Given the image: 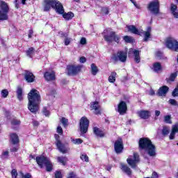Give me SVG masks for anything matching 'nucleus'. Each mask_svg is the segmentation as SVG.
<instances>
[{
  "label": "nucleus",
  "mask_w": 178,
  "mask_h": 178,
  "mask_svg": "<svg viewBox=\"0 0 178 178\" xmlns=\"http://www.w3.org/2000/svg\"><path fill=\"white\" fill-rule=\"evenodd\" d=\"M28 108L32 113H37L40 109V102H41L40 92L35 89H32L28 94Z\"/></svg>",
  "instance_id": "nucleus-1"
},
{
  "label": "nucleus",
  "mask_w": 178,
  "mask_h": 178,
  "mask_svg": "<svg viewBox=\"0 0 178 178\" xmlns=\"http://www.w3.org/2000/svg\"><path fill=\"white\" fill-rule=\"evenodd\" d=\"M139 149H144L149 156H156L155 145L147 138H142L139 140Z\"/></svg>",
  "instance_id": "nucleus-2"
},
{
  "label": "nucleus",
  "mask_w": 178,
  "mask_h": 178,
  "mask_svg": "<svg viewBox=\"0 0 178 178\" xmlns=\"http://www.w3.org/2000/svg\"><path fill=\"white\" fill-rule=\"evenodd\" d=\"M44 11L48 12L51 8L54 9L58 15L65 13V8L60 2L56 0H44Z\"/></svg>",
  "instance_id": "nucleus-3"
},
{
  "label": "nucleus",
  "mask_w": 178,
  "mask_h": 178,
  "mask_svg": "<svg viewBox=\"0 0 178 178\" xmlns=\"http://www.w3.org/2000/svg\"><path fill=\"white\" fill-rule=\"evenodd\" d=\"M127 29H128L129 31H130L133 34H137L138 35H142V34H143V35L144 37L143 41H145V42H147V41H148L149 38H151L152 29L150 26L147 28L146 31H144L143 30L138 31V29H137V28H136V26H134L133 25L128 26Z\"/></svg>",
  "instance_id": "nucleus-4"
},
{
  "label": "nucleus",
  "mask_w": 178,
  "mask_h": 178,
  "mask_svg": "<svg viewBox=\"0 0 178 178\" xmlns=\"http://www.w3.org/2000/svg\"><path fill=\"white\" fill-rule=\"evenodd\" d=\"M35 159L40 168H42L44 166H46L47 172H52V163L51 162V160L48 159V157L40 156H37Z\"/></svg>",
  "instance_id": "nucleus-5"
},
{
  "label": "nucleus",
  "mask_w": 178,
  "mask_h": 178,
  "mask_svg": "<svg viewBox=\"0 0 178 178\" xmlns=\"http://www.w3.org/2000/svg\"><path fill=\"white\" fill-rule=\"evenodd\" d=\"M9 13V6L4 1H0V21L8 20Z\"/></svg>",
  "instance_id": "nucleus-6"
},
{
  "label": "nucleus",
  "mask_w": 178,
  "mask_h": 178,
  "mask_svg": "<svg viewBox=\"0 0 178 178\" xmlns=\"http://www.w3.org/2000/svg\"><path fill=\"white\" fill-rule=\"evenodd\" d=\"M54 137L56 138V145L60 152H62V154H67V152L70 151V148H69V147L65 145L62 143V142H60L59 135L55 134Z\"/></svg>",
  "instance_id": "nucleus-7"
},
{
  "label": "nucleus",
  "mask_w": 178,
  "mask_h": 178,
  "mask_svg": "<svg viewBox=\"0 0 178 178\" xmlns=\"http://www.w3.org/2000/svg\"><path fill=\"white\" fill-rule=\"evenodd\" d=\"M160 3L159 0H153L150 1L147 6V9L153 13V15H158L159 13Z\"/></svg>",
  "instance_id": "nucleus-8"
},
{
  "label": "nucleus",
  "mask_w": 178,
  "mask_h": 178,
  "mask_svg": "<svg viewBox=\"0 0 178 178\" xmlns=\"http://www.w3.org/2000/svg\"><path fill=\"white\" fill-rule=\"evenodd\" d=\"M128 165L131 166L132 169L137 168V164L140 162V156L137 153H134L133 156H129L127 159Z\"/></svg>",
  "instance_id": "nucleus-9"
},
{
  "label": "nucleus",
  "mask_w": 178,
  "mask_h": 178,
  "mask_svg": "<svg viewBox=\"0 0 178 178\" xmlns=\"http://www.w3.org/2000/svg\"><path fill=\"white\" fill-rule=\"evenodd\" d=\"M165 46L171 51L178 52V42L175 38H169L165 41Z\"/></svg>",
  "instance_id": "nucleus-10"
},
{
  "label": "nucleus",
  "mask_w": 178,
  "mask_h": 178,
  "mask_svg": "<svg viewBox=\"0 0 178 178\" xmlns=\"http://www.w3.org/2000/svg\"><path fill=\"white\" fill-rule=\"evenodd\" d=\"M88 126H90V121L87 118L82 117L80 120V130L81 134H86L88 131Z\"/></svg>",
  "instance_id": "nucleus-11"
},
{
  "label": "nucleus",
  "mask_w": 178,
  "mask_h": 178,
  "mask_svg": "<svg viewBox=\"0 0 178 178\" xmlns=\"http://www.w3.org/2000/svg\"><path fill=\"white\" fill-rule=\"evenodd\" d=\"M104 40L107 42H113V41H115V42L119 43L120 42V36L117 35L116 33L111 31L109 35H104Z\"/></svg>",
  "instance_id": "nucleus-12"
},
{
  "label": "nucleus",
  "mask_w": 178,
  "mask_h": 178,
  "mask_svg": "<svg viewBox=\"0 0 178 178\" xmlns=\"http://www.w3.org/2000/svg\"><path fill=\"white\" fill-rule=\"evenodd\" d=\"M82 68L83 66L81 65H68L67 67V74L69 76H76V74H78V73H80V72H81Z\"/></svg>",
  "instance_id": "nucleus-13"
},
{
  "label": "nucleus",
  "mask_w": 178,
  "mask_h": 178,
  "mask_svg": "<svg viewBox=\"0 0 178 178\" xmlns=\"http://www.w3.org/2000/svg\"><path fill=\"white\" fill-rule=\"evenodd\" d=\"M114 60H120V62H126L127 59V52L126 51H118L117 56L113 57Z\"/></svg>",
  "instance_id": "nucleus-14"
},
{
  "label": "nucleus",
  "mask_w": 178,
  "mask_h": 178,
  "mask_svg": "<svg viewBox=\"0 0 178 178\" xmlns=\"http://www.w3.org/2000/svg\"><path fill=\"white\" fill-rule=\"evenodd\" d=\"M128 55L129 56L134 55L135 62L136 63H140V60H141V58H140V51L134 49H129Z\"/></svg>",
  "instance_id": "nucleus-15"
},
{
  "label": "nucleus",
  "mask_w": 178,
  "mask_h": 178,
  "mask_svg": "<svg viewBox=\"0 0 178 178\" xmlns=\"http://www.w3.org/2000/svg\"><path fill=\"white\" fill-rule=\"evenodd\" d=\"M114 149L116 154H122L123 151V140L118 139L115 142Z\"/></svg>",
  "instance_id": "nucleus-16"
},
{
  "label": "nucleus",
  "mask_w": 178,
  "mask_h": 178,
  "mask_svg": "<svg viewBox=\"0 0 178 178\" xmlns=\"http://www.w3.org/2000/svg\"><path fill=\"white\" fill-rule=\"evenodd\" d=\"M126 111H127V104L123 101L120 102L118 106V112L120 115H124Z\"/></svg>",
  "instance_id": "nucleus-17"
},
{
  "label": "nucleus",
  "mask_w": 178,
  "mask_h": 178,
  "mask_svg": "<svg viewBox=\"0 0 178 178\" xmlns=\"http://www.w3.org/2000/svg\"><path fill=\"white\" fill-rule=\"evenodd\" d=\"M137 113L139 118H140V119H143L144 120L151 118V112L149 111L141 110L138 111Z\"/></svg>",
  "instance_id": "nucleus-18"
},
{
  "label": "nucleus",
  "mask_w": 178,
  "mask_h": 178,
  "mask_svg": "<svg viewBox=\"0 0 178 178\" xmlns=\"http://www.w3.org/2000/svg\"><path fill=\"white\" fill-rule=\"evenodd\" d=\"M90 108L95 111V113L96 115H101V106H99V103L98 102H92Z\"/></svg>",
  "instance_id": "nucleus-19"
},
{
  "label": "nucleus",
  "mask_w": 178,
  "mask_h": 178,
  "mask_svg": "<svg viewBox=\"0 0 178 178\" xmlns=\"http://www.w3.org/2000/svg\"><path fill=\"white\" fill-rule=\"evenodd\" d=\"M44 76L47 81H52V80H55V72L54 71L46 72Z\"/></svg>",
  "instance_id": "nucleus-20"
},
{
  "label": "nucleus",
  "mask_w": 178,
  "mask_h": 178,
  "mask_svg": "<svg viewBox=\"0 0 178 178\" xmlns=\"http://www.w3.org/2000/svg\"><path fill=\"white\" fill-rule=\"evenodd\" d=\"M35 79V76H34V74H32V72L29 71H26L25 80H26L28 83H33Z\"/></svg>",
  "instance_id": "nucleus-21"
},
{
  "label": "nucleus",
  "mask_w": 178,
  "mask_h": 178,
  "mask_svg": "<svg viewBox=\"0 0 178 178\" xmlns=\"http://www.w3.org/2000/svg\"><path fill=\"white\" fill-rule=\"evenodd\" d=\"M120 169L121 170H122V172H124V173H126V175H127V176H131V169H130V168H129V166H127V165L121 163H120Z\"/></svg>",
  "instance_id": "nucleus-22"
},
{
  "label": "nucleus",
  "mask_w": 178,
  "mask_h": 178,
  "mask_svg": "<svg viewBox=\"0 0 178 178\" xmlns=\"http://www.w3.org/2000/svg\"><path fill=\"white\" fill-rule=\"evenodd\" d=\"M168 91H169V87L164 86L159 89L158 95L159 97H165L168 93Z\"/></svg>",
  "instance_id": "nucleus-23"
},
{
  "label": "nucleus",
  "mask_w": 178,
  "mask_h": 178,
  "mask_svg": "<svg viewBox=\"0 0 178 178\" xmlns=\"http://www.w3.org/2000/svg\"><path fill=\"white\" fill-rule=\"evenodd\" d=\"M170 10L172 13V15H173L174 17L176 19H178V10H177V6L172 3L170 6Z\"/></svg>",
  "instance_id": "nucleus-24"
},
{
  "label": "nucleus",
  "mask_w": 178,
  "mask_h": 178,
  "mask_svg": "<svg viewBox=\"0 0 178 178\" xmlns=\"http://www.w3.org/2000/svg\"><path fill=\"white\" fill-rule=\"evenodd\" d=\"M176 133H178V124H175L172 126L171 134H170V140H174Z\"/></svg>",
  "instance_id": "nucleus-25"
},
{
  "label": "nucleus",
  "mask_w": 178,
  "mask_h": 178,
  "mask_svg": "<svg viewBox=\"0 0 178 178\" xmlns=\"http://www.w3.org/2000/svg\"><path fill=\"white\" fill-rule=\"evenodd\" d=\"M93 133L97 137H104V131H102L101 129H99V128L97 127H93Z\"/></svg>",
  "instance_id": "nucleus-26"
},
{
  "label": "nucleus",
  "mask_w": 178,
  "mask_h": 178,
  "mask_svg": "<svg viewBox=\"0 0 178 178\" xmlns=\"http://www.w3.org/2000/svg\"><path fill=\"white\" fill-rule=\"evenodd\" d=\"M10 141L13 144H19V136L16 134L10 135Z\"/></svg>",
  "instance_id": "nucleus-27"
},
{
  "label": "nucleus",
  "mask_w": 178,
  "mask_h": 178,
  "mask_svg": "<svg viewBox=\"0 0 178 178\" xmlns=\"http://www.w3.org/2000/svg\"><path fill=\"white\" fill-rule=\"evenodd\" d=\"M63 17L65 18V20H72L73 17H74V14L72 12H69L67 13H63Z\"/></svg>",
  "instance_id": "nucleus-28"
},
{
  "label": "nucleus",
  "mask_w": 178,
  "mask_h": 178,
  "mask_svg": "<svg viewBox=\"0 0 178 178\" xmlns=\"http://www.w3.org/2000/svg\"><path fill=\"white\" fill-rule=\"evenodd\" d=\"M17 97L19 101L23 100V90L20 87H18L17 89Z\"/></svg>",
  "instance_id": "nucleus-29"
},
{
  "label": "nucleus",
  "mask_w": 178,
  "mask_h": 178,
  "mask_svg": "<svg viewBox=\"0 0 178 178\" xmlns=\"http://www.w3.org/2000/svg\"><path fill=\"white\" fill-rule=\"evenodd\" d=\"M26 56H29V58H33V55L35 54V49L33 47H31L29 49L26 51Z\"/></svg>",
  "instance_id": "nucleus-30"
},
{
  "label": "nucleus",
  "mask_w": 178,
  "mask_h": 178,
  "mask_svg": "<svg viewBox=\"0 0 178 178\" xmlns=\"http://www.w3.org/2000/svg\"><path fill=\"white\" fill-rule=\"evenodd\" d=\"M58 162L63 165L65 166L66 165V163L67 162V157L66 156H59L57 158Z\"/></svg>",
  "instance_id": "nucleus-31"
},
{
  "label": "nucleus",
  "mask_w": 178,
  "mask_h": 178,
  "mask_svg": "<svg viewBox=\"0 0 178 178\" xmlns=\"http://www.w3.org/2000/svg\"><path fill=\"white\" fill-rule=\"evenodd\" d=\"M118 74L116 72H112L111 75L108 76L109 83H115L116 81V76Z\"/></svg>",
  "instance_id": "nucleus-32"
},
{
  "label": "nucleus",
  "mask_w": 178,
  "mask_h": 178,
  "mask_svg": "<svg viewBox=\"0 0 178 178\" xmlns=\"http://www.w3.org/2000/svg\"><path fill=\"white\" fill-rule=\"evenodd\" d=\"M153 70L154 72H158L159 70H162V66L159 63H155L153 65Z\"/></svg>",
  "instance_id": "nucleus-33"
},
{
  "label": "nucleus",
  "mask_w": 178,
  "mask_h": 178,
  "mask_svg": "<svg viewBox=\"0 0 178 178\" xmlns=\"http://www.w3.org/2000/svg\"><path fill=\"white\" fill-rule=\"evenodd\" d=\"M91 72L93 76H97L98 73V67H97L94 63L91 65Z\"/></svg>",
  "instance_id": "nucleus-34"
},
{
  "label": "nucleus",
  "mask_w": 178,
  "mask_h": 178,
  "mask_svg": "<svg viewBox=\"0 0 178 178\" xmlns=\"http://www.w3.org/2000/svg\"><path fill=\"white\" fill-rule=\"evenodd\" d=\"M123 40H124V41H125V42H127L129 44H130L134 41V39L132 37L129 36V35L124 36Z\"/></svg>",
  "instance_id": "nucleus-35"
},
{
  "label": "nucleus",
  "mask_w": 178,
  "mask_h": 178,
  "mask_svg": "<svg viewBox=\"0 0 178 178\" xmlns=\"http://www.w3.org/2000/svg\"><path fill=\"white\" fill-rule=\"evenodd\" d=\"M1 97L2 98H7L8 95H9V91L6 89H3L1 90Z\"/></svg>",
  "instance_id": "nucleus-36"
},
{
  "label": "nucleus",
  "mask_w": 178,
  "mask_h": 178,
  "mask_svg": "<svg viewBox=\"0 0 178 178\" xmlns=\"http://www.w3.org/2000/svg\"><path fill=\"white\" fill-rule=\"evenodd\" d=\"M11 124L13 127H16V126H20V120H17V119H13L11 121Z\"/></svg>",
  "instance_id": "nucleus-37"
},
{
  "label": "nucleus",
  "mask_w": 178,
  "mask_h": 178,
  "mask_svg": "<svg viewBox=\"0 0 178 178\" xmlns=\"http://www.w3.org/2000/svg\"><path fill=\"white\" fill-rule=\"evenodd\" d=\"M170 129L168 127H163L162 129V134L163 136H168L169 134Z\"/></svg>",
  "instance_id": "nucleus-38"
},
{
  "label": "nucleus",
  "mask_w": 178,
  "mask_h": 178,
  "mask_svg": "<svg viewBox=\"0 0 178 178\" xmlns=\"http://www.w3.org/2000/svg\"><path fill=\"white\" fill-rule=\"evenodd\" d=\"M176 77H177V72H174V73L170 74V78L168 79V80L170 81H175V79H176Z\"/></svg>",
  "instance_id": "nucleus-39"
},
{
  "label": "nucleus",
  "mask_w": 178,
  "mask_h": 178,
  "mask_svg": "<svg viewBox=\"0 0 178 178\" xmlns=\"http://www.w3.org/2000/svg\"><path fill=\"white\" fill-rule=\"evenodd\" d=\"M42 113L44 115V116H49L50 115L49 109L48 107H44L42 110Z\"/></svg>",
  "instance_id": "nucleus-40"
},
{
  "label": "nucleus",
  "mask_w": 178,
  "mask_h": 178,
  "mask_svg": "<svg viewBox=\"0 0 178 178\" xmlns=\"http://www.w3.org/2000/svg\"><path fill=\"white\" fill-rule=\"evenodd\" d=\"M60 122L65 127H66V126H67V123H69V120L63 117L61 118Z\"/></svg>",
  "instance_id": "nucleus-41"
},
{
  "label": "nucleus",
  "mask_w": 178,
  "mask_h": 178,
  "mask_svg": "<svg viewBox=\"0 0 178 178\" xmlns=\"http://www.w3.org/2000/svg\"><path fill=\"white\" fill-rule=\"evenodd\" d=\"M169 104H170V105H172L173 106H178V104L177 102H176V100L173 99H170L168 101Z\"/></svg>",
  "instance_id": "nucleus-42"
},
{
  "label": "nucleus",
  "mask_w": 178,
  "mask_h": 178,
  "mask_svg": "<svg viewBox=\"0 0 178 178\" xmlns=\"http://www.w3.org/2000/svg\"><path fill=\"white\" fill-rule=\"evenodd\" d=\"M72 142L73 144H81L83 143V140L80 138H76V139H72Z\"/></svg>",
  "instance_id": "nucleus-43"
},
{
  "label": "nucleus",
  "mask_w": 178,
  "mask_h": 178,
  "mask_svg": "<svg viewBox=\"0 0 178 178\" xmlns=\"http://www.w3.org/2000/svg\"><path fill=\"white\" fill-rule=\"evenodd\" d=\"M81 159L84 162H88V156H87L86 154H81Z\"/></svg>",
  "instance_id": "nucleus-44"
},
{
  "label": "nucleus",
  "mask_w": 178,
  "mask_h": 178,
  "mask_svg": "<svg viewBox=\"0 0 178 178\" xmlns=\"http://www.w3.org/2000/svg\"><path fill=\"white\" fill-rule=\"evenodd\" d=\"M8 155H9V152L8 151L3 152V153L1 154L2 159H6V158H8Z\"/></svg>",
  "instance_id": "nucleus-45"
},
{
  "label": "nucleus",
  "mask_w": 178,
  "mask_h": 178,
  "mask_svg": "<svg viewBox=\"0 0 178 178\" xmlns=\"http://www.w3.org/2000/svg\"><path fill=\"white\" fill-rule=\"evenodd\" d=\"M55 178H62V172L56 171L55 172Z\"/></svg>",
  "instance_id": "nucleus-46"
},
{
  "label": "nucleus",
  "mask_w": 178,
  "mask_h": 178,
  "mask_svg": "<svg viewBox=\"0 0 178 178\" xmlns=\"http://www.w3.org/2000/svg\"><path fill=\"white\" fill-rule=\"evenodd\" d=\"M172 97H177L178 95V86L174 89L172 93Z\"/></svg>",
  "instance_id": "nucleus-47"
},
{
  "label": "nucleus",
  "mask_w": 178,
  "mask_h": 178,
  "mask_svg": "<svg viewBox=\"0 0 178 178\" xmlns=\"http://www.w3.org/2000/svg\"><path fill=\"white\" fill-rule=\"evenodd\" d=\"M11 175L13 178H17V171L15 169H13L11 172Z\"/></svg>",
  "instance_id": "nucleus-48"
},
{
  "label": "nucleus",
  "mask_w": 178,
  "mask_h": 178,
  "mask_svg": "<svg viewBox=\"0 0 178 178\" xmlns=\"http://www.w3.org/2000/svg\"><path fill=\"white\" fill-rule=\"evenodd\" d=\"M102 12L104 14V15H108L109 13V10L108 9V8L104 7L102 9Z\"/></svg>",
  "instance_id": "nucleus-49"
},
{
  "label": "nucleus",
  "mask_w": 178,
  "mask_h": 178,
  "mask_svg": "<svg viewBox=\"0 0 178 178\" xmlns=\"http://www.w3.org/2000/svg\"><path fill=\"white\" fill-rule=\"evenodd\" d=\"M164 121L165 123H170V115H165L164 117Z\"/></svg>",
  "instance_id": "nucleus-50"
},
{
  "label": "nucleus",
  "mask_w": 178,
  "mask_h": 178,
  "mask_svg": "<svg viewBox=\"0 0 178 178\" xmlns=\"http://www.w3.org/2000/svg\"><path fill=\"white\" fill-rule=\"evenodd\" d=\"M79 62L80 63H86V62H87V58H86L84 56H82L79 58Z\"/></svg>",
  "instance_id": "nucleus-51"
},
{
  "label": "nucleus",
  "mask_w": 178,
  "mask_h": 178,
  "mask_svg": "<svg viewBox=\"0 0 178 178\" xmlns=\"http://www.w3.org/2000/svg\"><path fill=\"white\" fill-rule=\"evenodd\" d=\"M57 133H58V134H63V130L62 129V127L58 126L57 127Z\"/></svg>",
  "instance_id": "nucleus-52"
},
{
  "label": "nucleus",
  "mask_w": 178,
  "mask_h": 178,
  "mask_svg": "<svg viewBox=\"0 0 178 178\" xmlns=\"http://www.w3.org/2000/svg\"><path fill=\"white\" fill-rule=\"evenodd\" d=\"M86 43H87V40H86V38H82L81 39L80 44H81V45H86Z\"/></svg>",
  "instance_id": "nucleus-53"
},
{
  "label": "nucleus",
  "mask_w": 178,
  "mask_h": 178,
  "mask_svg": "<svg viewBox=\"0 0 178 178\" xmlns=\"http://www.w3.org/2000/svg\"><path fill=\"white\" fill-rule=\"evenodd\" d=\"M158 173L156 172H153L151 178H158Z\"/></svg>",
  "instance_id": "nucleus-54"
},
{
  "label": "nucleus",
  "mask_w": 178,
  "mask_h": 178,
  "mask_svg": "<svg viewBox=\"0 0 178 178\" xmlns=\"http://www.w3.org/2000/svg\"><path fill=\"white\" fill-rule=\"evenodd\" d=\"M70 44V38H67L65 39V45H69Z\"/></svg>",
  "instance_id": "nucleus-55"
},
{
  "label": "nucleus",
  "mask_w": 178,
  "mask_h": 178,
  "mask_svg": "<svg viewBox=\"0 0 178 178\" xmlns=\"http://www.w3.org/2000/svg\"><path fill=\"white\" fill-rule=\"evenodd\" d=\"M130 1L134 5V6L136 7L137 9H140V6L137 5V3H136V1L134 0H130Z\"/></svg>",
  "instance_id": "nucleus-56"
},
{
  "label": "nucleus",
  "mask_w": 178,
  "mask_h": 178,
  "mask_svg": "<svg viewBox=\"0 0 178 178\" xmlns=\"http://www.w3.org/2000/svg\"><path fill=\"white\" fill-rule=\"evenodd\" d=\"M162 55H163V54L161 51H157L156 53V56H157V58H161L162 56Z\"/></svg>",
  "instance_id": "nucleus-57"
},
{
  "label": "nucleus",
  "mask_w": 178,
  "mask_h": 178,
  "mask_svg": "<svg viewBox=\"0 0 178 178\" xmlns=\"http://www.w3.org/2000/svg\"><path fill=\"white\" fill-rule=\"evenodd\" d=\"M149 95H155V91H154L152 89H150L149 91Z\"/></svg>",
  "instance_id": "nucleus-58"
},
{
  "label": "nucleus",
  "mask_w": 178,
  "mask_h": 178,
  "mask_svg": "<svg viewBox=\"0 0 178 178\" xmlns=\"http://www.w3.org/2000/svg\"><path fill=\"white\" fill-rule=\"evenodd\" d=\"M33 30H29V38H31V37H33Z\"/></svg>",
  "instance_id": "nucleus-59"
},
{
  "label": "nucleus",
  "mask_w": 178,
  "mask_h": 178,
  "mask_svg": "<svg viewBox=\"0 0 178 178\" xmlns=\"http://www.w3.org/2000/svg\"><path fill=\"white\" fill-rule=\"evenodd\" d=\"M31 175H30V174H26L23 176V178H31Z\"/></svg>",
  "instance_id": "nucleus-60"
},
{
  "label": "nucleus",
  "mask_w": 178,
  "mask_h": 178,
  "mask_svg": "<svg viewBox=\"0 0 178 178\" xmlns=\"http://www.w3.org/2000/svg\"><path fill=\"white\" fill-rule=\"evenodd\" d=\"M159 115H161V111H155V115H156V116H159Z\"/></svg>",
  "instance_id": "nucleus-61"
},
{
  "label": "nucleus",
  "mask_w": 178,
  "mask_h": 178,
  "mask_svg": "<svg viewBox=\"0 0 178 178\" xmlns=\"http://www.w3.org/2000/svg\"><path fill=\"white\" fill-rule=\"evenodd\" d=\"M33 126H38L39 124L38 121H33Z\"/></svg>",
  "instance_id": "nucleus-62"
},
{
  "label": "nucleus",
  "mask_w": 178,
  "mask_h": 178,
  "mask_svg": "<svg viewBox=\"0 0 178 178\" xmlns=\"http://www.w3.org/2000/svg\"><path fill=\"white\" fill-rule=\"evenodd\" d=\"M12 152H16L17 151V147H13L11 149Z\"/></svg>",
  "instance_id": "nucleus-63"
},
{
  "label": "nucleus",
  "mask_w": 178,
  "mask_h": 178,
  "mask_svg": "<svg viewBox=\"0 0 178 178\" xmlns=\"http://www.w3.org/2000/svg\"><path fill=\"white\" fill-rule=\"evenodd\" d=\"M106 170H108V172L111 170V169H112V166L108 165L106 168Z\"/></svg>",
  "instance_id": "nucleus-64"
}]
</instances>
